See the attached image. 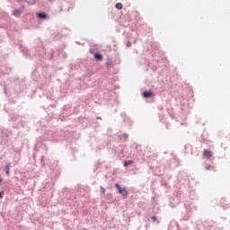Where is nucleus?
Returning <instances> with one entry per match:
<instances>
[{
	"label": "nucleus",
	"mask_w": 230,
	"mask_h": 230,
	"mask_svg": "<svg viewBox=\"0 0 230 230\" xmlns=\"http://www.w3.org/2000/svg\"><path fill=\"white\" fill-rule=\"evenodd\" d=\"M206 170H213V166L212 165H207L205 167Z\"/></svg>",
	"instance_id": "11"
},
{
	"label": "nucleus",
	"mask_w": 230,
	"mask_h": 230,
	"mask_svg": "<svg viewBox=\"0 0 230 230\" xmlns=\"http://www.w3.org/2000/svg\"><path fill=\"white\" fill-rule=\"evenodd\" d=\"M0 182H1V180H0Z\"/></svg>",
	"instance_id": "15"
},
{
	"label": "nucleus",
	"mask_w": 230,
	"mask_h": 230,
	"mask_svg": "<svg viewBox=\"0 0 230 230\" xmlns=\"http://www.w3.org/2000/svg\"><path fill=\"white\" fill-rule=\"evenodd\" d=\"M152 222H157V217L155 216L151 217Z\"/></svg>",
	"instance_id": "10"
},
{
	"label": "nucleus",
	"mask_w": 230,
	"mask_h": 230,
	"mask_svg": "<svg viewBox=\"0 0 230 230\" xmlns=\"http://www.w3.org/2000/svg\"><path fill=\"white\" fill-rule=\"evenodd\" d=\"M144 98H152L154 96V93L152 91H146L143 93Z\"/></svg>",
	"instance_id": "3"
},
{
	"label": "nucleus",
	"mask_w": 230,
	"mask_h": 230,
	"mask_svg": "<svg viewBox=\"0 0 230 230\" xmlns=\"http://www.w3.org/2000/svg\"><path fill=\"white\" fill-rule=\"evenodd\" d=\"M115 8H117V10H122L123 9V4H121V3L116 4Z\"/></svg>",
	"instance_id": "4"
},
{
	"label": "nucleus",
	"mask_w": 230,
	"mask_h": 230,
	"mask_svg": "<svg viewBox=\"0 0 230 230\" xmlns=\"http://www.w3.org/2000/svg\"><path fill=\"white\" fill-rule=\"evenodd\" d=\"M6 168H7V169H6V172H6L7 175H10V166L7 165Z\"/></svg>",
	"instance_id": "12"
},
{
	"label": "nucleus",
	"mask_w": 230,
	"mask_h": 230,
	"mask_svg": "<svg viewBox=\"0 0 230 230\" xmlns=\"http://www.w3.org/2000/svg\"><path fill=\"white\" fill-rule=\"evenodd\" d=\"M115 187L119 190V195H122V197L127 198L128 196V190H127L125 188H121L119 184L116 183Z\"/></svg>",
	"instance_id": "1"
},
{
	"label": "nucleus",
	"mask_w": 230,
	"mask_h": 230,
	"mask_svg": "<svg viewBox=\"0 0 230 230\" xmlns=\"http://www.w3.org/2000/svg\"><path fill=\"white\" fill-rule=\"evenodd\" d=\"M130 46H131V43H130V41H128V42L127 43V47H128V48H130Z\"/></svg>",
	"instance_id": "13"
},
{
	"label": "nucleus",
	"mask_w": 230,
	"mask_h": 230,
	"mask_svg": "<svg viewBox=\"0 0 230 230\" xmlns=\"http://www.w3.org/2000/svg\"><path fill=\"white\" fill-rule=\"evenodd\" d=\"M94 58H96V60H102L103 57L100 54H94Z\"/></svg>",
	"instance_id": "7"
},
{
	"label": "nucleus",
	"mask_w": 230,
	"mask_h": 230,
	"mask_svg": "<svg viewBox=\"0 0 230 230\" xmlns=\"http://www.w3.org/2000/svg\"><path fill=\"white\" fill-rule=\"evenodd\" d=\"M129 164H134V161L128 160L124 163V166H129Z\"/></svg>",
	"instance_id": "8"
},
{
	"label": "nucleus",
	"mask_w": 230,
	"mask_h": 230,
	"mask_svg": "<svg viewBox=\"0 0 230 230\" xmlns=\"http://www.w3.org/2000/svg\"><path fill=\"white\" fill-rule=\"evenodd\" d=\"M203 155L204 157H207L208 159H209V157H213V153L208 149H205L203 151Z\"/></svg>",
	"instance_id": "2"
},
{
	"label": "nucleus",
	"mask_w": 230,
	"mask_h": 230,
	"mask_svg": "<svg viewBox=\"0 0 230 230\" xmlns=\"http://www.w3.org/2000/svg\"><path fill=\"white\" fill-rule=\"evenodd\" d=\"M100 190L102 193V195H105V188H103L102 186L100 187Z\"/></svg>",
	"instance_id": "9"
},
{
	"label": "nucleus",
	"mask_w": 230,
	"mask_h": 230,
	"mask_svg": "<svg viewBox=\"0 0 230 230\" xmlns=\"http://www.w3.org/2000/svg\"><path fill=\"white\" fill-rule=\"evenodd\" d=\"M13 15H14L15 17H19V15H21V11L20 10H14L13 12Z\"/></svg>",
	"instance_id": "6"
},
{
	"label": "nucleus",
	"mask_w": 230,
	"mask_h": 230,
	"mask_svg": "<svg viewBox=\"0 0 230 230\" xmlns=\"http://www.w3.org/2000/svg\"><path fill=\"white\" fill-rule=\"evenodd\" d=\"M4 194V192H0V199L3 197Z\"/></svg>",
	"instance_id": "14"
},
{
	"label": "nucleus",
	"mask_w": 230,
	"mask_h": 230,
	"mask_svg": "<svg viewBox=\"0 0 230 230\" xmlns=\"http://www.w3.org/2000/svg\"><path fill=\"white\" fill-rule=\"evenodd\" d=\"M37 16L39 17V19H46V13H39Z\"/></svg>",
	"instance_id": "5"
}]
</instances>
